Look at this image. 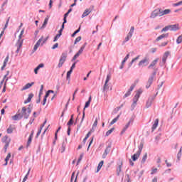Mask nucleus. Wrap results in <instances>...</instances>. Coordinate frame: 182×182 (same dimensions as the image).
Returning <instances> with one entry per match:
<instances>
[{
  "mask_svg": "<svg viewBox=\"0 0 182 182\" xmlns=\"http://www.w3.org/2000/svg\"><path fill=\"white\" fill-rule=\"evenodd\" d=\"M171 12V10L168 9L165 10H162L161 9H156L154 10L150 16V18L154 19V18H157V16H164V15H168Z\"/></svg>",
  "mask_w": 182,
  "mask_h": 182,
  "instance_id": "obj_1",
  "label": "nucleus"
},
{
  "mask_svg": "<svg viewBox=\"0 0 182 182\" xmlns=\"http://www.w3.org/2000/svg\"><path fill=\"white\" fill-rule=\"evenodd\" d=\"M155 77H156V72H153L148 79V81L146 85V89H149L151 86V85L153 84V82H154Z\"/></svg>",
  "mask_w": 182,
  "mask_h": 182,
  "instance_id": "obj_2",
  "label": "nucleus"
},
{
  "mask_svg": "<svg viewBox=\"0 0 182 182\" xmlns=\"http://www.w3.org/2000/svg\"><path fill=\"white\" fill-rule=\"evenodd\" d=\"M21 115H23V117L26 119H29V116H30V113H28L27 111H26V107H22V109H21Z\"/></svg>",
  "mask_w": 182,
  "mask_h": 182,
  "instance_id": "obj_3",
  "label": "nucleus"
},
{
  "mask_svg": "<svg viewBox=\"0 0 182 182\" xmlns=\"http://www.w3.org/2000/svg\"><path fill=\"white\" fill-rule=\"evenodd\" d=\"M141 93H143V91L141 90H139L133 98V102L137 103L139 99L140 98V95H141Z\"/></svg>",
  "mask_w": 182,
  "mask_h": 182,
  "instance_id": "obj_4",
  "label": "nucleus"
},
{
  "mask_svg": "<svg viewBox=\"0 0 182 182\" xmlns=\"http://www.w3.org/2000/svg\"><path fill=\"white\" fill-rule=\"evenodd\" d=\"M90 106V102L89 101H87L85 102V107H84V109H83L82 117L80 123H83V120H85V110H86V109H87V107H89Z\"/></svg>",
  "mask_w": 182,
  "mask_h": 182,
  "instance_id": "obj_5",
  "label": "nucleus"
},
{
  "mask_svg": "<svg viewBox=\"0 0 182 182\" xmlns=\"http://www.w3.org/2000/svg\"><path fill=\"white\" fill-rule=\"evenodd\" d=\"M110 149H112V144H109L107 146V148L105 149V152H104V154H102V159H106V157L107 156V154H108L109 153H110Z\"/></svg>",
  "mask_w": 182,
  "mask_h": 182,
  "instance_id": "obj_6",
  "label": "nucleus"
},
{
  "mask_svg": "<svg viewBox=\"0 0 182 182\" xmlns=\"http://www.w3.org/2000/svg\"><path fill=\"white\" fill-rule=\"evenodd\" d=\"M149 65V58H145L142 60L139 61L138 66H147Z\"/></svg>",
  "mask_w": 182,
  "mask_h": 182,
  "instance_id": "obj_7",
  "label": "nucleus"
},
{
  "mask_svg": "<svg viewBox=\"0 0 182 182\" xmlns=\"http://www.w3.org/2000/svg\"><path fill=\"white\" fill-rule=\"evenodd\" d=\"M22 45H23V40L17 41L16 43L17 50H16V53H19V50H21V48H22Z\"/></svg>",
  "mask_w": 182,
  "mask_h": 182,
  "instance_id": "obj_8",
  "label": "nucleus"
},
{
  "mask_svg": "<svg viewBox=\"0 0 182 182\" xmlns=\"http://www.w3.org/2000/svg\"><path fill=\"white\" fill-rule=\"evenodd\" d=\"M23 118V115L21 113L16 114L12 117L13 120H21Z\"/></svg>",
  "mask_w": 182,
  "mask_h": 182,
  "instance_id": "obj_9",
  "label": "nucleus"
},
{
  "mask_svg": "<svg viewBox=\"0 0 182 182\" xmlns=\"http://www.w3.org/2000/svg\"><path fill=\"white\" fill-rule=\"evenodd\" d=\"M153 100H154V97H149L147 102H146V107L149 108L150 106H151V104L153 103Z\"/></svg>",
  "mask_w": 182,
  "mask_h": 182,
  "instance_id": "obj_10",
  "label": "nucleus"
},
{
  "mask_svg": "<svg viewBox=\"0 0 182 182\" xmlns=\"http://www.w3.org/2000/svg\"><path fill=\"white\" fill-rule=\"evenodd\" d=\"M157 62H159V58L155 59L153 60L151 64L148 66V69H153L156 65H157Z\"/></svg>",
  "mask_w": 182,
  "mask_h": 182,
  "instance_id": "obj_11",
  "label": "nucleus"
},
{
  "mask_svg": "<svg viewBox=\"0 0 182 182\" xmlns=\"http://www.w3.org/2000/svg\"><path fill=\"white\" fill-rule=\"evenodd\" d=\"M140 154L139 152H136L131 156L132 160L133 161H136L139 159V157H140Z\"/></svg>",
  "mask_w": 182,
  "mask_h": 182,
  "instance_id": "obj_12",
  "label": "nucleus"
},
{
  "mask_svg": "<svg viewBox=\"0 0 182 182\" xmlns=\"http://www.w3.org/2000/svg\"><path fill=\"white\" fill-rule=\"evenodd\" d=\"M169 31H178V26L177 24L168 25Z\"/></svg>",
  "mask_w": 182,
  "mask_h": 182,
  "instance_id": "obj_13",
  "label": "nucleus"
},
{
  "mask_svg": "<svg viewBox=\"0 0 182 182\" xmlns=\"http://www.w3.org/2000/svg\"><path fill=\"white\" fill-rule=\"evenodd\" d=\"M157 126H159V119H156L154 123V124L152 125L151 127V132H154L156 129H157Z\"/></svg>",
  "mask_w": 182,
  "mask_h": 182,
  "instance_id": "obj_14",
  "label": "nucleus"
},
{
  "mask_svg": "<svg viewBox=\"0 0 182 182\" xmlns=\"http://www.w3.org/2000/svg\"><path fill=\"white\" fill-rule=\"evenodd\" d=\"M33 97V93H30L29 95H28V98H27V100H26L25 101H24V105H26V104H28V103H31V100H32V98Z\"/></svg>",
  "mask_w": 182,
  "mask_h": 182,
  "instance_id": "obj_15",
  "label": "nucleus"
},
{
  "mask_svg": "<svg viewBox=\"0 0 182 182\" xmlns=\"http://www.w3.org/2000/svg\"><path fill=\"white\" fill-rule=\"evenodd\" d=\"M33 85H35V82H31V83H27L24 87H23L21 90H27V89L32 87V86H33Z\"/></svg>",
  "mask_w": 182,
  "mask_h": 182,
  "instance_id": "obj_16",
  "label": "nucleus"
},
{
  "mask_svg": "<svg viewBox=\"0 0 182 182\" xmlns=\"http://www.w3.org/2000/svg\"><path fill=\"white\" fill-rule=\"evenodd\" d=\"M164 38H168V33L162 34L156 38V41L159 42V41H161V39H164Z\"/></svg>",
  "mask_w": 182,
  "mask_h": 182,
  "instance_id": "obj_17",
  "label": "nucleus"
},
{
  "mask_svg": "<svg viewBox=\"0 0 182 182\" xmlns=\"http://www.w3.org/2000/svg\"><path fill=\"white\" fill-rule=\"evenodd\" d=\"M2 143H5L6 144L9 141V144L11 143V138H9L7 136H4L1 139Z\"/></svg>",
  "mask_w": 182,
  "mask_h": 182,
  "instance_id": "obj_18",
  "label": "nucleus"
},
{
  "mask_svg": "<svg viewBox=\"0 0 182 182\" xmlns=\"http://www.w3.org/2000/svg\"><path fill=\"white\" fill-rule=\"evenodd\" d=\"M48 21H49V16L46 17L44 22L42 26L41 27V29H45V28H46V25H48Z\"/></svg>",
  "mask_w": 182,
  "mask_h": 182,
  "instance_id": "obj_19",
  "label": "nucleus"
},
{
  "mask_svg": "<svg viewBox=\"0 0 182 182\" xmlns=\"http://www.w3.org/2000/svg\"><path fill=\"white\" fill-rule=\"evenodd\" d=\"M90 12H92V10L90 9H86L84 13L82 14V15L81 16V18H85V16H87V15H89V14H90Z\"/></svg>",
  "mask_w": 182,
  "mask_h": 182,
  "instance_id": "obj_20",
  "label": "nucleus"
},
{
  "mask_svg": "<svg viewBox=\"0 0 182 182\" xmlns=\"http://www.w3.org/2000/svg\"><path fill=\"white\" fill-rule=\"evenodd\" d=\"M168 55H170V52L168 51L165 52L162 58L163 62H166L167 58H168Z\"/></svg>",
  "mask_w": 182,
  "mask_h": 182,
  "instance_id": "obj_21",
  "label": "nucleus"
},
{
  "mask_svg": "<svg viewBox=\"0 0 182 182\" xmlns=\"http://www.w3.org/2000/svg\"><path fill=\"white\" fill-rule=\"evenodd\" d=\"M123 166V163H121L120 165L117 167V176H120V173L122 172V167Z\"/></svg>",
  "mask_w": 182,
  "mask_h": 182,
  "instance_id": "obj_22",
  "label": "nucleus"
},
{
  "mask_svg": "<svg viewBox=\"0 0 182 182\" xmlns=\"http://www.w3.org/2000/svg\"><path fill=\"white\" fill-rule=\"evenodd\" d=\"M8 134H12L14 133V125L10 124L9 128L7 129Z\"/></svg>",
  "mask_w": 182,
  "mask_h": 182,
  "instance_id": "obj_23",
  "label": "nucleus"
},
{
  "mask_svg": "<svg viewBox=\"0 0 182 182\" xmlns=\"http://www.w3.org/2000/svg\"><path fill=\"white\" fill-rule=\"evenodd\" d=\"M105 161H101L99 164L97 168V171L96 173H99V171H100V169L102 168V167H103V164H104Z\"/></svg>",
  "mask_w": 182,
  "mask_h": 182,
  "instance_id": "obj_24",
  "label": "nucleus"
},
{
  "mask_svg": "<svg viewBox=\"0 0 182 182\" xmlns=\"http://www.w3.org/2000/svg\"><path fill=\"white\" fill-rule=\"evenodd\" d=\"M182 156V146L181 147L178 153L177 154V160L176 161H180Z\"/></svg>",
  "mask_w": 182,
  "mask_h": 182,
  "instance_id": "obj_25",
  "label": "nucleus"
},
{
  "mask_svg": "<svg viewBox=\"0 0 182 182\" xmlns=\"http://www.w3.org/2000/svg\"><path fill=\"white\" fill-rule=\"evenodd\" d=\"M110 77H112V75L110 74H108L107 75V78L105 80V89H106V86H107V83H109V82L110 80Z\"/></svg>",
  "mask_w": 182,
  "mask_h": 182,
  "instance_id": "obj_26",
  "label": "nucleus"
},
{
  "mask_svg": "<svg viewBox=\"0 0 182 182\" xmlns=\"http://www.w3.org/2000/svg\"><path fill=\"white\" fill-rule=\"evenodd\" d=\"M119 118H120V114L117 115L114 119L112 120V122H110V126L114 124V123H116V122H117Z\"/></svg>",
  "mask_w": 182,
  "mask_h": 182,
  "instance_id": "obj_27",
  "label": "nucleus"
},
{
  "mask_svg": "<svg viewBox=\"0 0 182 182\" xmlns=\"http://www.w3.org/2000/svg\"><path fill=\"white\" fill-rule=\"evenodd\" d=\"M66 58H68V54L65 53H63L60 59L62 60H64V62H65L66 61Z\"/></svg>",
  "mask_w": 182,
  "mask_h": 182,
  "instance_id": "obj_28",
  "label": "nucleus"
},
{
  "mask_svg": "<svg viewBox=\"0 0 182 182\" xmlns=\"http://www.w3.org/2000/svg\"><path fill=\"white\" fill-rule=\"evenodd\" d=\"M29 173H31V168H29L28 171L27 172V173L26 174V176L23 178L22 182H25V181H26L28 180V177L29 176Z\"/></svg>",
  "mask_w": 182,
  "mask_h": 182,
  "instance_id": "obj_29",
  "label": "nucleus"
},
{
  "mask_svg": "<svg viewBox=\"0 0 182 182\" xmlns=\"http://www.w3.org/2000/svg\"><path fill=\"white\" fill-rule=\"evenodd\" d=\"M80 32V26H79V28L74 31V33L71 35L72 38H75V36H76L77 33H79Z\"/></svg>",
  "mask_w": 182,
  "mask_h": 182,
  "instance_id": "obj_30",
  "label": "nucleus"
},
{
  "mask_svg": "<svg viewBox=\"0 0 182 182\" xmlns=\"http://www.w3.org/2000/svg\"><path fill=\"white\" fill-rule=\"evenodd\" d=\"M32 107H33V104H30L28 105V107L26 109V112H28V113H32Z\"/></svg>",
  "mask_w": 182,
  "mask_h": 182,
  "instance_id": "obj_31",
  "label": "nucleus"
},
{
  "mask_svg": "<svg viewBox=\"0 0 182 182\" xmlns=\"http://www.w3.org/2000/svg\"><path fill=\"white\" fill-rule=\"evenodd\" d=\"M147 160V153H146L143 158H142V160L141 161V164H144L146 163V161Z\"/></svg>",
  "mask_w": 182,
  "mask_h": 182,
  "instance_id": "obj_32",
  "label": "nucleus"
},
{
  "mask_svg": "<svg viewBox=\"0 0 182 182\" xmlns=\"http://www.w3.org/2000/svg\"><path fill=\"white\" fill-rule=\"evenodd\" d=\"M69 14L68 11L64 14V17H63V21H64V23H67L68 22V16H69Z\"/></svg>",
  "mask_w": 182,
  "mask_h": 182,
  "instance_id": "obj_33",
  "label": "nucleus"
},
{
  "mask_svg": "<svg viewBox=\"0 0 182 182\" xmlns=\"http://www.w3.org/2000/svg\"><path fill=\"white\" fill-rule=\"evenodd\" d=\"M132 35L127 34V37L125 38V40L123 41V43H126V42H129L130 41V38H132Z\"/></svg>",
  "mask_w": 182,
  "mask_h": 182,
  "instance_id": "obj_34",
  "label": "nucleus"
},
{
  "mask_svg": "<svg viewBox=\"0 0 182 182\" xmlns=\"http://www.w3.org/2000/svg\"><path fill=\"white\" fill-rule=\"evenodd\" d=\"M182 42V35L179 36L177 39H176V43L178 45H180V43H181Z\"/></svg>",
  "mask_w": 182,
  "mask_h": 182,
  "instance_id": "obj_35",
  "label": "nucleus"
},
{
  "mask_svg": "<svg viewBox=\"0 0 182 182\" xmlns=\"http://www.w3.org/2000/svg\"><path fill=\"white\" fill-rule=\"evenodd\" d=\"M79 56H80V54L77 53L73 58H72L71 61L72 62H75V60H76V59H77V58H79Z\"/></svg>",
  "mask_w": 182,
  "mask_h": 182,
  "instance_id": "obj_36",
  "label": "nucleus"
},
{
  "mask_svg": "<svg viewBox=\"0 0 182 182\" xmlns=\"http://www.w3.org/2000/svg\"><path fill=\"white\" fill-rule=\"evenodd\" d=\"M114 130V128H112L111 129L108 130L105 136H110V134H112V133H113V131Z\"/></svg>",
  "mask_w": 182,
  "mask_h": 182,
  "instance_id": "obj_37",
  "label": "nucleus"
},
{
  "mask_svg": "<svg viewBox=\"0 0 182 182\" xmlns=\"http://www.w3.org/2000/svg\"><path fill=\"white\" fill-rule=\"evenodd\" d=\"M9 19H11V17H9L8 19L6 21V24L4 25V27L3 28V31H5L8 28V25L9 23Z\"/></svg>",
  "mask_w": 182,
  "mask_h": 182,
  "instance_id": "obj_38",
  "label": "nucleus"
},
{
  "mask_svg": "<svg viewBox=\"0 0 182 182\" xmlns=\"http://www.w3.org/2000/svg\"><path fill=\"white\" fill-rule=\"evenodd\" d=\"M60 129H62V127H59L58 128V129L56 130L55 133V140H58V133H59V132H60Z\"/></svg>",
  "mask_w": 182,
  "mask_h": 182,
  "instance_id": "obj_39",
  "label": "nucleus"
},
{
  "mask_svg": "<svg viewBox=\"0 0 182 182\" xmlns=\"http://www.w3.org/2000/svg\"><path fill=\"white\" fill-rule=\"evenodd\" d=\"M32 139H33V136H28V139L27 141V147L31 145V143H32Z\"/></svg>",
  "mask_w": 182,
  "mask_h": 182,
  "instance_id": "obj_40",
  "label": "nucleus"
},
{
  "mask_svg": "<svg viewBox=\"0 0 182 182\" xmlns=\"http://www.w3.org/2000/svg\"><path fill=\"white\" fill-rule=\"evenodd\" d=\"M137 106V102H133V103L131 105V111L133 112L134 110V108Z\"/></svg>",
  "mask_w": 182,
  "mask_h": 182,
  "instance_id": "obj_41",
  "label": "nucleus"
},
{
  "mask_svg": "<svg viewBox=\"0 0 182 182\" xmlns=\"http://www.w3.org/2000/svg\"><path fill=\"white\" fill-rule=\"evenodd\" d=\"M133 33H134V27L132 26L128 34L131 35V36H133Z\"/></svg>",
  "mask_w": 182,
  "mask_h": 182,
  "instance_id": "obj_42",
  "label": "nucleus"
},
{
  "mask_svg": "<svg viewBox=\"0 0 182 182\" xmlns=\"http://www.w3.org/2000/svg\"><path fill=\"white\" fill-rule=\"evenodd\" d=\"M76 63H77V61H75L73 65H71L70 70L73 72V69H75V68H76Z\"/></svg>",
  "mask_w": 182,
  "mask_h": 182,
  "instance_id": "obj_43",
  "label": "nucleus"
},
{
  "mask_svg": "<svg viewBox=\"0 0 182 182\" xmlns=\"http://www.w3.org/2000/svg\"><path fill=\"white\" fill-rule=\"evenodd\" d=\"M83 50H85V46H82V47L80 48L77 53L82 55V53H83Z\"/></svg>",
  "mask_w": 182,
  "mask_h": 182,
  "instance_id": "obj_44",
  "label": "nucleus"
},
{
  "mask_svg": "<svg viewBox=\"0 0 182 182\" xmlns=\"http://www.w3.org/2000/svg\"><path fill=\"white\" fill-rule=\"evenodd\" d=\"M73 71H72V70H70L69 71L67 72V76H66V79H70V75H72V73Z\"/></svg>",
  "mask_w": 182,
  "mask_h": 182,
  "instance_id": "obj_45",
  "label": "nucleus"
},
{
  "mask_svg": "<svg viewBox=\"0 0 182 182\" xmlns=\"http://www.w3.org/2000/svg\"><path fill=\"white\" fill-rule=\"evenodd\" d=\"M80 41H82V37L81 36L77 37L74 42V45H76V43H77V42H80Z\"/></svg>",
  "mask_w": 182,
  "mask_h": 182,
  "instance_id": "obj_46",
  "label": "nucleus"
},
{
  "mask_svg": "<svg viewBox=\"0 0 182 182\" xmlns=\"http://www.w3.org/2000/svg\"><path fill=\"white\" fill-rule=\"evenodd\" d=\"M142 150H143V144H141L140 146H139V149H138L137 152L139 153L140 154H141Z\"/></svg>",
  "mask_w": 182,
  "mask_h": 182,
  "instance_id": "obj_47",
  "label": "nucleus"
},
{
  "mask_svg": "<svg viewBox=\"0 0 182 182\" xmlns=\"http://www.w3.org/2000/svg\"><path fill=\"white\" fill-rule=\"evenodd\" d=\"M61 149H62V150H63V151H61V153H63V152L65 151V150H66V144H65V142H63Z\"/></svg>",
  "mask_w": 182,
  "mask_h": 182,
  "instance_id": "obj_48",
  "label": "nucleus"
},
{
  "mask_svg": "<svg viewBox=\"0 0 182 182\" xmlns=\"http://www.w3.org/2000/svg\"><path fill=\"white\" fill-rule=\"evenodd\" d=\"M95 139V137L94 136H92V138H91V140H90V143H89V145H88V147H87V151H89V149H90V146H92V144L93 143V139Z\"/></svg>",
  "mask_w": 182,
  "mask_h": 182,
  "instance_id": "obj_49",
  "label": "nucleus"
},
{
  "mask_svg": "<svg viewBox=\"0 0 182 182\" xmlns=\"http://www.w3.org/2000/svg\"><path fill=\"white\" fill-rule=\"evenodd\" d=\"M60 36H60V34H56V36L54 37L53 42H57Z\"/></svg>",
  "mask_w": 182,
  "mask_h": 182,
  "instance_id": "obj_50",
  "label": "nucleus"
},
{
  "mask_svg": "<svg viewBox=\"0 0 182 182\" xmlns=\"http://www.w3.org/2000/svg\"><path fill=\"white\" fill-rule=\"evenodd\" d=\"M82 159H83V154H81L80 155V157H79L77 161V164H79V163H80V161H82Z\"/></svg>",
  "mask_w": 182,
  "mask_h": 182,
  "instance_id": "obj_51",
  "label": "nucleus"
},
{
  "mask_svg": "<svg viewBox=\"0 0 182 182\" xmlns=\"http://www.w3.org/2000/svg\"><path fill=\"white\" fill-rule=\"evenodd\" d=\"M130 95H132V92L128 90L127 93L124 95V98L129 97V96H130Z\"/></svg>",
  "mask_w": 182,
  "mask_h": 182,
  "instance_id": "obj_52",
  "label": "nucleus"
},
{
  "mask_svg": "<svg viewBox=\"0 0 182 182\" xmlns=\"http://www.w3.org/2000/svg\"><path fill=\"white\" fill-rule=\"evenodd\" d=\"M73 124V119H70L67 123V126H68V127H70V126H72Z\"/></svg>",
  "mask_w": 182,
  "mask_h": 182,
  "instance_id": "obj_53",
  "label": "nucleus"
},
{
  "mask_svg": "<svg viewBox=\"0 0 182 182\" xmlns=\"http://www.w3.org/2000/svg\"><path fill=\"white\" fill-rule=\"evenodd\" d=\"M167 31H169L168 26H165L162 30L161 32H167Z\"/></svg>",
  "mask_w": 182,
  "mask_h": 182,
  "instance_id": "obj_54",
  "label": "nucleus"
},
{
  "mask_svg": "<svg viewBox=\"0 0 182 182\" xmlns=\"http://www.w3.org/2000/svg\"><path fill=\"white\" fill-rule=\"evenodd\" d=\"M38 48H39V45L35 44L33 49V52H36V50H38Z\"/></svg>",
  "mask_w": 182,
  "mask_h": 182,
  "instance_id": "obj_55",
  "label": "nucleus"
},
{
  "mask_svg": "<svg viewBox=\"0 0 182 182\" xmlns=\"http://www.w3.org/2000/svg\"><path fill=\"white\" fill-rule=\"evenodd\" d=\"M136 87V85L132 84L130 87V88L128 90L129 92H133V90Z\"/></svg>",
  "mask_w": 182,
  "mask_h": 182,
  "instance_id": "obj_56",
  "label": "nucleus"
},
{
  "mask_svg": "<svg viewBox=\"0 0 182 182\" xmlns=\"http://www.w3.org/2000/svg\"><path fill=\"white\" fill-rule=\"evenodd\" d=\"M180 5H182V1H178V3L173 4V6H180Z\"/></svg>",
  "mask_w": 182,
  "mask_h": 182,
  "instance_id": "obj_57",
  "label": "nucleus"
},
{
  "mask_svg": "<svg viewBox=\"0 0 182 182\" xmlns=\"http://www.w3.org/2000/svg\"><path fill=\"white\" fill-rule=\"evenodd\" d=\"M134 119H136V116L132 115L129 122H130V123H133V122H134Z\"/></svg>",
  "mask_w": 182,
  "mask_h": 182,
  "instance_id": "obj_58",
  "label": "nucleus"
},
{
  "mask_svg": "<svg viewBox=\"0 0 182 182\" xmlns=\"http://www.w3.org/2000/svg\"><path fill=\"white\" fill-rule=\"evenodd\" d=\"M43 37H41L37 42H36V45H38V46H41V43L42 42V41H43Z\"/></svg>",
  "mask_w": 182,
  "mask_h": 182,
  "instance_id": "obj_59",
  "label": "nucleus"
},
{
  "mask_svg": "<svg viewBox=\"0 0 182 182\" xmlns=\"http://www.w3.org/2000/svg\"><path fill=\"white\" fill-rule=\"evenodd\" d=\"M10 159H11V154H8L6 157L5 158V161H9Z\"/></svg>",
  "mask_w": 182,
  "mask_h": 182,
  "instance_id": "obj_60",
  "label": "nucleus"
},
{
  "mask_svg": "<svg viewBox=\"0 0 182 182\" xmlns=\"http://www.w3.org/2000/svg\"><path fill=\"white\" fill-rule=\"evenodd\" d=\"M8 147H9V141H8V142H7L6 144H5V145H4V149L5 151H6Z\"/></svg>",
  "mask_w": 182,
  "mask_h": 182,
  "instance_id": "obj_61",
  "label": "nucleus"
},
{
  "mask_svg": "<svg viewBox=\"0 0 182 182\" xmlns=\"http://www.w3.org/2000/svg\"><path fill=\"white\" fill-rule=\"evenodd\" d=\"M58 46H59V43H55L53 47H52V49L54 50V49H56V48H58Z\"/></svg>",
  "mask_w": 182,
  "mask_h": 182,
  "instance_id": "obj_62",
  "label": "nucleus"
},
{
  "mask_svg": "<svg viewBox=\"0 0 182 182\" xmlns=\"http://www.w3.org/2000/svg\"><path fill=\"white\" fill-rule=\"evenodd\" d=\"M45 67V64H43V63H40L38 66H37V68H38V69H41V68H44Z\"/></svg>",
  "mask_w": 182,
  "mask_h": 182,
  "instance_id": "obj_63",
  "label": "nucleus"
},
{
  "mask_svg": "<svg viewBox=\"0 0 182 182\" xmlns=\"http://www.w3.org/2000/svg\"><path fill=\"white\" fill-rule=\"evenodd\" d=\"M73 178H75V172H73L71 175L70 182H73Z\"/></svg>",
  "mask_w": 182,
  "mask_h": 182,
  "instance_id": "obj_64",
  "label": "nucleus"
}]
</instances>
